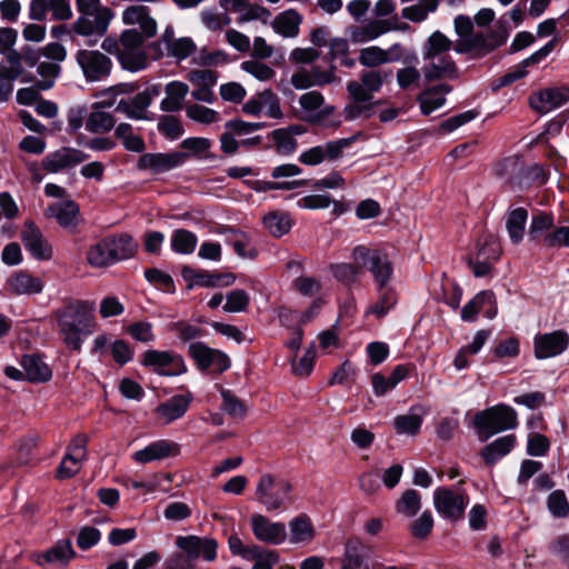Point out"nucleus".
Instances as JSON below:
<instances>
[{
	"instance_id": "nucleus-16",
	"label": "nucleus",
	"mask_w": 569,
	"mask_h": 569,
	"mask_svg": "<svg viewBox=\"0 0 569 569\" xmlns=\"http://www.w3.org/2000/svg\"><path fill=\"white\" fill-rule=\"evenodd\" d=\"M21 241L26 250L36 260H50L53 256L52 246L32 221L24 223L21 231Z\"/></svg>"
},
{
	"instance_id": "nucleus-39",
	"label": "nucleus",
	"mask_w": 569,
	"mask_h": 569,
	"mask_svg": "<svg viewBox=\"0 0 569 569\" xmlns=\"http://www.w3.org/2000/svg\"><path fill=\"white\" fill-rule=\"evenodd\" d=\"M24 377L31 382H44L51 378V369L36 355H26L21 360Z\"/></svg>"
},
{
	"instance_id": "nucleus-2",
	"label": "nucleus",
	"mask_w": 569,
	"mask_h": 569,
	"mask_svg": "<svg viewBox=\"0 0 569 569\" xmlns=\"http://www.w3.org/2000/svg\"><path fill=\"white\" fill-rule=\"evenodd\" d=\"M453 47V41L439 30L426 39L421 68L426 81L453 80L459 77L458 67L450 54Z\"/></svg>"
},
{
	"instance_id": "nucleus-9",
	"label": "nucleus",
	"mask_w": 569,
	"mask_h": 569,
	"mask_svg": "<svg viewBox=\"0 0 569 569\" xmlns=\"http://www.w3.org/2000/svg\"><path fill=\"white\" fill-rule=\"evenodd\" d=\"M74 60L87 82L107 80L112 71L113 62L106 53L93 49H79Z\"/></svg>"
},
{
	"instance_id": "nucleus-54",
	"label": "nucleus",
	"mask_w": 569,
	"mask_h": 569,
	"mask_svg": "<svg viewBox=\"0 0 569 569\" xmlns=\"http://www.w3.org/2000/svg\"><path fill=\"white\" fill-rule=\"evenodd\" d=\"M277 151L281 154L289 156L297 149L298 142L288 129H276L271 133Z\"/></svg>"
},
{
	"instance_id": "nucleus-32",
	"label": "nucleus",
	"mask_w": 569,
	"mask_h": 569,
	"mask_svg": "<svg viewBox=\"0 0 569 569\" xmlns=\"http://www.w3.org/2000/svg\"><path fill=\"white\" fill-rule=\"evenodd\" d=\"M451 91L448 84H438L426 89L418 96L421 112L429 116L435 110L441 108L446 102V94Z\"/></svg>"
},
{
	"instance_id": "nucleus-20",
	"label": "nucleus",
	"mask_w": 569,
	"mask_h": 569,
	"mask_svg": "<svg viewBox=\"0 0 569 569\" xmlns=\"http://www.w3.org/2000/svg\"><path fill=\"white\" fill-rule=\"evenodd\" d=\"M186 152L174 151L169 153H144L138 161V168L150 170L153 173H162L180 167L188 159Z\"/></svg>"
},
{
	"instance_id": "nucleus-58",
	"label": "nucleus",
	"mask_w": 569,
	"mask_h": 569,
	"mask_svg": "<svg viewBox=\"0 0 569 569\" xmlns=\"http://www.w3.org/2000/svg\"><path fill=\"white\" fill-rule=\"evenodd\" d=\"M307 184V180L292 181H266L257 180L252 182L251 188L257 192H266L270 190H293Z\"/></svg>"
},
{
	"instance_id": "nucleus-14",
	"label": "nucleus",
	"mask_w": 569,
	"mask_h": 569,
	"mask_svg": "<svg viewBox=\"0 0 569 569\" xmlns=\"http://www.w3.org/2000/svg\"><path fill=\"white\" fill-rule=\"evenodd\" d=\"M569 346V336L562 330L537 335L533 351L537 359H548L561 355Z\"/></svg>"
},
{
	"instance_id": "nucleus-48",
	"label": "nucleus",
	"mask_w": 569,
	"mask_h": 569,
	"mask_svg": "<svg viewBox=\"0 0 569 569\" xmlns=\"http://www.w3.org/2000/svg\"><path fill=\"white\" fill-rule=\"evenodd\" d=\"M501 248L496 237L485 236L479 244L475 258L495 263L499 260Z\"/></svg>"
},
{
	"instance_id": "nucleus-41",
	"label": "nucleus",
	"mask_w": 569,
	"mask_h": 569,
	"mask_svg": "<svg viewBox=\"0 0 569 569\" xmlns=\"http://www.w3.org/2000/svg\"><path fill=\"white\" fill-rule=\"evenodd\" d=\"M116 126L114 117L101 109H92L88 114L84 127L90 133L103 134L111 131Z\"/></svg>"
},
{
	"instance_id": "nucleus-4",
	"label": "nucleus",
	"mask_w": 569,
	"mask_h": 569,
	"mask_svg": "<svg viewBox=\"0 0 569 569\" xmlns=\"http://www.w3.org/2000/svg\"><path fill=\"white\" fill-rule=\"evenodd\" d=\"M293 486L283 478L272 473H263L256 486L257 500L267 511L286 509L293 499Z\"/></svg>"
},
{
	"instance_id": "nucleus-19",
	"label": "nucleus",
	"mask_w": 569,
	"mask_h": 569,
	"mask_svg": "<svg viewBox=\"0 0 569 569\" xmlns=\"http://www.w3.org/2000/svg\"><path fill=\"white\" fill-rule=\"evenodd\" d=\"M189 355L203 370L213 368L218 372H223L230 367V359L226 353L211 349L202 342L190 343Z\"/></svg>"
},
{
	"instance_id": "nucleus-45",
	"label": "nucleus",
	"mask_w": 569,
	"mask_h": 569,
	"mask_svg": "<svg viewBox=\"0 0 569 569\" xmlns=\"http://www.w3.org/2000/svg\"><path fill=\"white\" fill-rule=\"evenodd\" d=\"M421 509V495L415 489H407L396 502L398 513L406 517L416 516Z\"/></svg>"
},
{
	"instance_id": "nucleus-11",
	"label": "nucleus",
	"mask_w": 569,
	"mask_h": 569,
	"mask_svg": "<svg viewBox=\"0 0 569 569\" xmlns=\"http://www.w3.org/2000/svg\"><path fill=\"white\" fill-rule=\"evenodd\" d=\"M356 139L357 137L352 136L311 147L300 153L299 161L310 167L318 166L325 161H336L342 157L343 151L349 148Z\"/></svg>"
},
{
	"instance_id": "nucleus-25",
	"label": "nucleus",
	"mask_w": 569,
	"mask_h": 569,
	"mask_svg": "<svg viewBox=\"0 0 569 569\" xmlns=\"http://www.w3.org/2000/svg\"><path fill=\"white\" fill-rule=\"evenodd\" d=\"M192 401L193 396L191 392L174 395L167 401L161 402L156 408V413L163 421V423L168 425L182 418L188 411Z\"/></svg>"
},
{
	"instance_id": "nucleus-53",
	"label": "nucleus",
	"mask_w": 569,
	"mask_h": 569,
	"mask_svg": "<svg viewBox=\"0 0 569 569\" xmlns=\"http://www.w3.org/2000/svg\"><path fill=\"white\" fill-rule=\"evenodd\" d=\"M547 507L555 518H567L569 516V501L562 490H555L548 496Z\"/></svg>"
},
{
	"instance_id": "nucleus-62",
	"label": "nucleus",
	"mask_w": 569,
	"mask_h": 569,
	"mask_svg": "<svg viewBox=\"0 0 569 569\" xmlns=\"http://www.w3.org/2000/svg\"><path fill=\"white\" fill-rule=\"evenodd\" d=\"M433 525L432 513L426 510L411 523V535L417 539H426L432 531Z\"/></svg>"
},
{
	"instance_id": "nucleus-59",
	"label": "nucleus",
	"mask_w": 569,
	"mask_h": 569,
	"mask_svg": "<svg viewBox=\"0 0 569 569\" xmlns=\"http://www.w3.org/2000/svg\"><path fill=\"white\" fill-rule=\"evenodd\" d=\"M249 302V295L242 289H236L226 296V303L222 309L226 312H243L248 308Z\"/></svg>"
},
{
	"instance_id": "nucleus-57",
	"label": "nucleus",
	"mask_w": 569,
	"mask_h": 569,
	"mask_svg": "<svg viewBox=\"0 0 569 569\" xmlns=\"http://www.w3.org/2000/svg\"><path fill=\"white\" fill-rule=\"evenodd\" d=\"M186 114L189 119L204 124L214 123L220 120V116L216 110L200 104L188 106Z\"/></svg>"
},
{
	"instance_id": "nucleus-60",
	"label": "nucleus",
	"mask_w": 569,
	"mask_h": 569,
	"mask_svg": "<svg viewBox=\"0 0 569 569\" xmlns=\"http://www.w3.org/2000/svg\"><path fill=\"white\" fill-rule=\"evenodd\" d=\"M239 12L240 14L237 19L238 23H244L252 20L267 22L271 17V12L266 7L260 4H251L249 3V0H247L246 7H243Z\"/></svg>"
},
{
	"instance_id": "nucleus-51",
	"label": "nucleus",
	"mask_w": 569,
	"mask_h": 569,
	"mask_svg": "<svg viewBox=\"0 0 569 569\" xmlns=\"http://www.w3.org/2000/svg\"><path fill=\"white\" fill-rule=\"evenodd\" d=\"M60 66L53 62H39L37 71L39 76L42 78L40 81L36 83L37 89L39 90H49L53 87L56 79L60 73Z\"/></svg>"
},
{
	"instance_id": "nucleus-22",
	"label": "nucleus",
	"mask_w": 569,
	"mask_h": 569,
	"mask_svg": "<svg viewBox=\"0 0 569 569\" xmlns=\"http://www.w3.org/2000/svg\"><path fill=\"white\" fill-rule=\"evenodd\" d=\"M122 22L127 26H138L144 38H152L157 34L158 24L150 14V9L143 4H134L126 8L121 16Z\"/></svg>"
},
{
	"instance_id": "nucleus-18",
	"label": "nucleus",
	"mask_w": 569,
	"mask_h": 569,
	"mask_svg": "<svg viewBox=\"0 0 569 569\" xmlns=\"http://www.w3.org/2000/svg\"><path fill=\"white\" fill-rule=\"evenodd\" d=\"M88 159V154L79 149L62 147L48 153L42 159V168L49 173H57L62 170L76 167Z\"/></svg>"
},
{
	"instance_id": "nucleus-55",
	"label": "nucleus",
	"mask_w": 569,
	"mask_h": 569,
	"mask_svg": "<svg viewBox=\"0 0 569 569\" xmlns=\"http://www.w3.org/2000/svg\"><path fill=\"white\" fill-rule=\"evenodd\" d=\"M240 67L241 70L251 74L259 81H268L276 76L274 70L271 67L257 59L243 61Z\"/></svg>"
},
{
	"instance_id": "nucleus-29",
	"label": "nucleus",
	"mask_w": 569,
	"mask_h": 569,
	"mask_svg": "<svg viewBox=\"0 0 569 569\" xmlns=\"http://www.w3.org/2000/svg\"><path fill=\"white\" fill-rule=\"evenodd\" d=\"M189 92V87L182 81H170L164 87L166 97L160 102V109L164 112H176L183 107V101Z\"/></svg>"
},
{
	"instance_id": "nucleus-37",
	"label": "nucleus",
	"mask_w": 569,
	"mask_h": 569,
	"mask_svg": "<svg viewBox=\"0 0 569 569\" xmlns=\"http://www.w3.org/2000/svg\"><path fill=\"white\" fill-rule=\"evenodd\" d=\"M141 363L146 367H152L156 371L170 365L177 366V372L186 371L182 358L169 351L148 350L144 352Z\"/></svg>"
},
{
	"instance_id": "nucleus-1",
	"label": "nucleus",
	"mask_w": 569,
	"mask_h": 569,
	"mask_svg": "<svg viewBox=\"0 0 569 569\" xmlns=\"http://www.w3.org/2000/svg\"><path fill=\"white\" fill-rule=\"evenodd\" d=\"M94 303L84 300L70 302L56 311L58 333L66 347L80 351L84 339L96 327Z\"/></svg>"
},
{
	"instance_id": "nucleus-42",
	"label": "nucleus",
	"mask_w": 569,
	"mask_h": 569,
	"mask_svg": "<svg viewBox=\"0 0 569 569\" xmlns=\"http://www.w3.org/2000/svg\"><path fill=\"white\" fill-rule=\"evenodd\" d=\"M378 299L372 303L367 313L376 316L378 319L383 318L397 303V293L390 286L377 287Z\"/></svg>"
},
{
	"instance_id": "nucleus-61",
	"label": "nucleus",
	"mask_w": 569,
	"mask_h": 569,
	"mask_svg": "<svg viewBox=\"0 0 569 569\" xmlns=\"http://www.w3.org/2000/svg\"><path fill=\"white\" fill-rule=\"evenodd\" d=\"M391 72L385 70L366 71L360 77V82L371 92H378L383 83L390 78Z\"/></svg>"
},
{
	"instance_id": "nucleus-46",
	"label": "nucleus",
	"mask_w": 569,
	"mask_h": 569,
	"mask_svg": "<svg viewBox=\"0 0 569 569\" xmlns=\"http://www.w3.org/2000/svg\"><path fill=\"white\" fill-rule=\"evenodd\" d=\"M87 261L94 268L108 267L114 263L104 239L89 248L87 252Z\"/></svg>"
},
{
	"instance_id": "nucleus-44",
	"label": "nucleus",
	"mask_w": 569,
	"mask_h": 569,
	"mask_svg": "<svg viewBox=\"0 0 569 569\" xmlns=\"http://www.w3.org/2000/svg\"><path fill=\"white\" fill-rule=\"evenodd\" d=\"M527 218L528 213L523 208H517L508 213L506 227L513 243H519L522 240Z\"/></svg>"
},
{
	"instance_id": "nucleus-34",
	"label": "nucleus",
	"mask_w": 569,
	"mask_h": 569,
	"mask_svg": "<svg viewBox=\"0 0 569 569\" xmlns=\"http://www.w3.org/2000/svg\"><path fill=\"white\" fill-rule=\"evenodd\" d=\"M112 259L116 262L131 258L138 244L129 234H119L103 238Z\"/></svg>"
},
{
	"instance_id": "nucleus-7",
	"label": "nucleus",
	"mask_w": 569,
	"mask_h": 569,
	"mask_svg": "<svg viewBox=\"0 0 569 569\" xmlns=\"http://www.w3.org/2000/svg\"><path fill=\"white\" fill-rule=\"evenodd\" d=\"M351 257L359 266L367 267L377 287L389 286L393 276V266L386 253L379 249L357 246L352 249Z\"/></svg>"
},
{
	"instance_id": "nucleus-50",
	"label": "nucleus",
	"mask_w": 569,
	"mask_h": 569,
	"mask_svg": "<svg viewBox=\"0 0 569 569\" xmlns=\"http://www.w3.org/2000/svg\"><path fill=\"white\" fill-rule=\"evenodd\" d=\"M221 409L234 419H242L247 413L244 403L230 390L221 389Z\"/></svg>"
},
{
	"instance_id": "nucleus-8",
	"label": "nucleus",
	"mask_w": 569,
	"mask_h": 569,
	"mask_svg": "<svg viewBox=\"0 0 569 569\" xmlns=\"http://www.w3.org/2000/svg\"><path fill=\"white\" fill-rule=\"evenodd\" d=\"M143 43V36L138 30L127 29L122 31V47L117 59L122 69L130 72L147 69L149 59Z\"/></svg>"
},
{
	"instance_id": "nucleus-17",
	"label": "nucleus",
	"mask_w": 569,
	"mask_h": 569,
	"mask_svg": "<svg viewBox=\"0 0 569 569\" xmlns=\"http://www.w3.org/2000/svg\"><path fill=\"white\" fill-rule=\"evenodd\" d=\"M186 78L194 87L191 97L196 101L213 103L216 100L213 87L218 80L217 72L210 69H196L189 71Z\"/></svg>"
},
{
	"instance_id": "nucleus-24",
	"label": "nucleus",
	"mask_w": 569,
	"mask_h": 569,
	"mask_svg": "<svg viewBox=\"0 0 569 569\" xmlns=\"http://www.w3.org/2000/svg\"><path fill=\"white\" fill-rule=\"evenodd\" d=\"M43 288V281L26 270L13 272L7 280V289L14 296L39 295Z\"/></svg>"
},
{
	"instance_id": "nucleus-35",
	"label": "nucleus",
	"mask_w": 569,
	"mask_h": 569,
	"mask_svg": "<svg viewBox=\"0 0 569 569\" xmlns=\"http://www.w3.org/2000/svg\"><path fill=\"white\" fill-rule=\"evenodd\" d=\"M302 17L293 9L279 13L272 21V29L284 38H295L300 30Z\"/></svg>"
},
{
	"instance_id": "nucleus-21",
	"label": "nucleus",
	"mask_w": 569,
	"mask_h": 569,
	"mask_svg": "<svg viewBox=\"0 0 569 569\" xmlns=\"http://www.w3.org/2000/svg\"><path fill=\"white\" fill-rule=\"evenodd\" d=\"M112 18L113 12L80 13L72 29L81 37H102L108 31Z\"/></svg>"
},
{
	"instance_id": "nucleus-49",
	"label": "nucleus",
	"mask_w": 569,
	"mask_h": 569,
	"mask_svg": "<svg viewBox=\"0 0 569 569\" xmlns=\"http://www.w3.org/2000/svg\"><path fill=\"white\" fill-rule=\"evenodd\" d=\"M266 229L274 237H281L289 232L291 223L284 213L270 212L263 217Z\"/></svg>"
},
{
	"instance_id": "nucleus-56",
	"label": "nucleus",
	"mask_w": 569,
	"mask_h": 569,
	"mask_svg": "<svg viewBox=\"0 0 569 569\" xmlns=\"http://www.w3.org/2000/svg\"><path fill=\"white\" fill-rule=\"evenodd\" d=\"M362 266L351 264V263H331L329 266L330 272L332 276L340 282L345 284H350L356 281L358 274L360 273V268Z\"/></svg>"
},
{
	"instance_id": "nucleus-43",
	"label": "nucleus",
	"mask_w": 569,
	"mask_h": 569,
	"mask_svg": "<svg viewBox=\"0 0 569 569\" xmlns=\"http://www.w3.org/2000/svg\"><path fill=\"white\" fill-rule=\"evenodd\" d=\"M438 6L439 0H418L417 3L405 7L401 16L411 22L421 23L437 10Z\"/></svg>"
},
{
	"instance_id": "nucleus-33",
	"label": "nucleus",
	"mask_w": 569,
	"mask_h": 569,
	"mask_svg": "<svg viewBox=\"0 0 569 569\" xmlns=\"http://www.w3.org/2000/svg\"><path fill=\"white\" fill-rule=\"evenodd\" d=\"M423 416L425 410L421 407H411L408 413L393 419V428L399 435L416 436L423 422Z\"/></svg>"
},
{
	"instance_id": "nucleus-40",
	"label": "nucleus",
	"mask_w": 569,
	"mask_h": 569,
	"mask_svg": "<svg viewBox=\"0 0 569 569\" xmlns=\"http://www.w3.org/2000/svg\"><path fill=\"white\" fill-rule=\"evenodd\" d=\"M226 233L227 244L231 246L240 258L254 259L258 256V250L247 233L231 228L226 230Z\"/></svg>"
},
{
	"instance_id": "nucleus-12",
	"label": "nucleus",
	"mask_w": 569,
	"mask_h": 569,
	"mask_svg": "<svg viewBox=\"0 0 569 569\" xmlns=\"http://www.w3.org/2000/svg\"><path fill=\"white\" fill-rule=\"evenodd\" d=\"M160 92V84L150 86L131 98L120 99L116 111L126 114L129 119H147V110L151 106L153 98L158 97Z\"/></svg>"
},
{
	"instance_id": "nucleus-63",
	"label": "nucleus",
	"mask_w": 569,
	"mask_h": 569,
	"mask_svg": "<svg viewBox=\"0 0 569 569\" xmlns=\"http://www.w3.org/2000/svg\"><path fill=\"white\" fill-rule=\"evenodd\" d=\"M7 59L9 66H0V74L7 73L11 74L13 78H20L24 70H23V63H22V56H21V49L16 50L11 49L9 51H6L1 53Z\"/></svg>"
},
{
	"instance_id": "nucleus-47",
	"label": "nucleus",
	"mask_w": 569,
	"mask_h": 569,
	"mask_svg": "<svg viewBox=\"0 0 569 569\" xmlns=\"http://www.w3.org/2000/svg\"><path fill=\"white\" fill-rule=\"evenodd\" d=\"M198 239L194 233L186 229H178L172 233L171 248L182 254H189L196 249Z\"/></svg>"
},
{
	"instance_id": "nucleus-10",
	"label": "nucleus",
	"mask_w": 569,
	"mask_h": 569,
	"mask_svg": "<svg viewBox=\"0 0 569 569\" xmlns=\"http://www.w3.org/2000/svg\"><path fill=\"white\" fill-rule=\"evenodd\" d=\"M455 32L458 36L453 42L457 53H468L475 50H491L483 32H473V22L470 17L459 14L453 20Z\"/></svg>"
},
{
	"instance_id": "nucleus-15",
	"label": "nucleus",
	"mask_w": 569,
	"mask_h": 569,
	"mask_svg": "<svg viewBox=\"0 0 569 569\" xmlns=\"http://www.w3.org/2000/svg\"><path fill=\"white\" fill-rule=\"evenodd\" d=\"M250 523L253 536L261 542L280 545L287 538L286 526L282 522H273L261 513H253Z\"/></svg>"
},
{
	"instance_id": "nucleus-31",
	"label": "nucleus",
	"mask_w": 569,
	"mask_h": 569,
	"mask_svg": "<svg viewBox=\"0 0 569 569\" xmlns=\"http://www.w3.org/2000/svg\"><path fill=\"white\" fill-rule=\"evenodd\" d=\"M77 556L72 543L69 539L58 540L51 548L38 556L37 562L39 565L59 563L67 565L71 559Z\"/></svg>"
},
{
	"instance_id": "nucleus-13",
	"label": "nucleus",
	"mask_w": 569,
	"mask_h": 569,
	"mask_svg": "<svg viewBox=\"0 0 569 569\" xmlns=\"http://www.w3.org/2000/svg\"><path fill=\"white\" fill-rule=\"evenodd\" d=\"M569 102V87H548L533 92L529 97V106L545 114Z\"/></svg>"
},
{
	"instance_id": "nucleus-5",
	"label": "nucleus",
	"mask_w": 569,
	"mask_h": 569,
	"mask_svg": "<svg viewBox=\"0 0 569 569\" xmlns=\"http://www.w3.org/2000/svg\"><path fill=\"white\" fill-rule=\"evenodd\" d=\"M469 501V495L461 487L441 486L436 488L432 495L436 511L442 519L451 523L463 519Z\"/></svg>"
},
{
	"instance_id": "nucleus-52",
	"label": "nucleus",
	"mask_w": 569,
	"mask_h": 569,
	"mask_svg": "<svg viewBox=\"0 0 569 569\" xmlns=\"http://www.w3.org/2000/svg\"><path fill=\"white\" fill-rule=\"evenodd\" d=\"M359 62L361 66L368 68L386 64L388 63L386 50L378 46L363 48L359 52Z\"/></svg>"
},
{
	"instance_id": "nucleus-6",
	"label": "nucleus",
	"mask_w": 569,
	"mask_h": 569,
	"mask_svg": "<svg viewBox=\"0 0 569 569\" xmlns=\"http://www.w3.org/2000/svg\"><path fill=\"white\" fill-rule=\"evenodd\" d=\"M149 49L154 60L170 58L181 62L196 52L197 44L190 37L177 38L173 27L168 24L161 37L150 43Z\"/></svg>"
},
{
	"instance_id": "nucleus-27",
	"label": "nucleus",
	"mask_w": 569,
	"mask_h": 569,
	"mask_svg": "<svg viewBox=\"0 0 569 569\" xmlns=\"http://www.w3.org/2000/svg\"><path fill=\"white\" fill-rule=\"evenodd\" d=\"M49 217L57 220L64 229H76L79 222L80 209L73 200H64L51 204L47 209Z\"/></svg>"
},
{
	"instance_id": "nucleus-38",
	"label": "nucleus",
	"mask_w": 569,
	"mask_h": 569,
	"mask_svg": "<svg viewBox=\"0 0 569 569\" xmlns=\"http://www.w3.org/2000/svg\"><path fill=\"white\" fill-rule=\"evenodd\" d=\"M290 543H309L315 538V527L307 515H299L289 521Z\"/></svg>"
},
{
	"instance_id": "nucleus-64",
	"label": "nucleus",
	"mask_w": 569,
	"mask_h": 569,
	"mask_svg": "<svg viewBox=\"0 0 569 569\" xmlns=\"http://www.w3.org/2000/svg\"><path fill=\"white\" fill-rule=\"evenodd\" d=\"M158 130L171 140L178 139L183 133L181 122L173 116L161 117L158 122Z\"/></svg>"
},
{
	"instance_id": "nucleus-36",
	"label": "nucleus",
	"mask_w": 569,
	"mask_h": 569,
	"mask_svg": "<svg viewBox=\"0 0 569 569\" xmlns=\"http://www.w3.org/2000/svg\"><path fill=\"white\" fill-rule=\"evenodd\" d=\"M136 90L133 83H118L97 91L93 96L97 99L92 103L91 109H109L117 102V98L121 94H130Z\"/></svg>"
},
{
	"instance_id": "nucleus-3",
	"label": "nucleus",
	"mask_w": 569,
	"mask_h": 569,
	"mask_svg": "<svg viewBox=\"0 0 569 569\" xmlns=\"http://www.w3.org/2000/svg\"><path fill=\"white\" fill-rule=\"evenodd\" d=\"M517 426V411L505 403L487 408L477 412L473 417V427L481 442L487 441L499 432L515 429Z\"/></svg>"
},
{
	"instance_id": "nucleus-28",
	"label": "nucleus",
	"mask_w": 569,
	"mask_h": 569,
	"mask_svg": "<svg viewBox=\"0 0 569 569\" xmlns=\"http://www.w3.org/2000/svg\"><path fill=\"white\" fill-rule=\"evenodd\" d=\"M517 438L515 435L502 436L481 449V457L487 465H495L505 456H507L516 446Z\"/></svg>"
},
{
	"instance_id": "nucleus-30",
	"label": "nucleus",
	"mask_w": 569,
	"mask_h": 569,
	"mask_svg": "<svg viewBox=\"0 0 569 569\" xmlns=\"http://www.w3.org/2000/svg\"><path fill=\"white\" fill-rule=\"evenodd\" d=\"M390 28L386 19H375L363 26L351 28L350 39L353 43L369 42L389 32Z\"/></svg>"
},
{
	"instance_id": "nucleus-26",
	"label": "nucleus",
	"mask_w": 569,
	"mask_h": 569,
	"mask_svg": "<svg viewBox=\"0 0 569 569\" xmlns=\"http://www.w3.org/2000/svg\"><path fill=\"white\" fill-rule=\"evenodd\" d=\"M178 451L179 446L177 443L169 440H158L136 451L132 458L138 463H149L176 455Z\"/></svg>"
},
{
	"instance_id": "nucleus-23",
	"label": "nucleus",
	"mask_w": 569,
	"mask_h": 569,
	"mask_svg": "<svg viewBox=\"0 0 569 569\" xmlns=\"http://www.w3.org/2000/svg\"><path fill=\"white\" fill-rule=\"evenodd\" d=\"M490 305V310H486V317L493 319L498 313L497 299L491 290H483L477 293L470 301H468L461 310V319L467 322H475L477 315Z\"/></svg>"
}]
</instances>
